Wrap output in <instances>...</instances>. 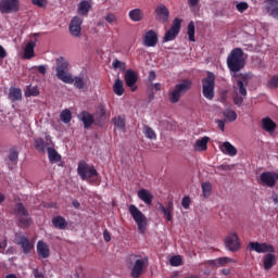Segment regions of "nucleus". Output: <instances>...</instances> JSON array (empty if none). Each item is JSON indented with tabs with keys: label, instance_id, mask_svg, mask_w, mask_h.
<instances>
[{
	"label": "nucleus",
	"instance_id": "c9c22d12",
	"mask_svg": "<svg viewBox=\"0 0 278 278\" xmlns=\"http://www.w3.org/2000/svg\"><path fill=\"white\" fill-rule=\"evenodd\" d=\"M36 48V41H29L24 49V58L31 60L34 58V49Z\"/></svg>",
	"mask_w": 278,
	"mask_h": 278
},
{
	"label": "nucleus",
	"instance_id": "ea45409f",
	"mask_svg": "<svg viewBox=\"0 0 278 278\" xmlns=\"http://www.w3.org/2000/svg\"><path fill=\"white\" fill-rule=\"evenodd\" d=\"M143 134L146 136V138H148L149 140H156L157 139V135L155 134V130H153V128H151L150 126H143Z\"/></svg>",
	"mask_w": 278,
	"mask_h": 278
},
{
	"label": "nucleus",
	"instance_id": "bb28decb",
	"mask_svg": "<svg viewBox=\"0 0 278 278\" xmlns=\"http://www.w3.org/2000/svg\"><path fill=\"white\" fill-rule=\"evenodd\" d=\"M137 195L140 201H143V203H146V205H151V203H153V194H151V192L147 189H140L137 192Z\"/></svg>",
	"mask_w": 278,
	"mask_h": 278
},
{
	"label": "nucleus",
	"instance_id": "473e14b6",
	"mask_svg": "<svg viewBox=\"0 0 278 278\" xmlns=\"http://www.w3.org/2000/svg\"><path fill=\"white\" fill-rule=\"evenodd\" d=\"M48 157H49L50 164H58V162L62 160V156L60 155V153H58L55 148H52V147L48 148Z\"/></svg>",
	"mask_w": 278,
	"mask_h": 278
},
{
	"label": "nucleus",
	"instance_id": "58836bf2",
	"mask_svg": "<svg viewBox=\"0 0 278 278\" xmlns=\"http://www.w3.org/2000/svg\"><path fill=\"white\" fill-rule=\"evenodd\" d=\"M60 118H61L62 123H65V125H68V123H71V121H73V113H71V110L65 109L61 112Z\"/></svg>",
	"mask_w": 278,
	"mask_h": 278
},
{
	"label": "nucleus",
	"instance_id": "5701e85b",
	"mask_svg": "<svg viewBox=\"0 0 278 278\" xmlns=\"http://www.w3.org/2000/svg\"><path fill=\"white\" fill-rule=\"evenodd\" d=\"M159 210L160 212H162L167 223H170V220H173V210H174L173 201H169L166 206H164V204L162 203H159Z\"/></svg>",
	"mask_w": 278,
	"mask_h": 278
},
{
	"label": "nucleus",
	"instance_id": "37998d69",
	"mask_svg": "<svg viewBox=\"0 0 278 278\" xmlns=\"http://www.w3.org/2000/svg\"><path fill=\"white\" fill-rule=\"evenodd\" d=\"M9 160H10V162H13V164H17V162H18V149L17 148H11L9 150Z\"/></svg>",
	"mask_w": 278,
	"mask_h": 278
},
{
	"label": "nucleus",
	"instance_id": "774afa93",
	"mask_svg": "<svg viewBox=\"0 0 278 278\" xmlns=\"http://www.w3.org/2000/svg\"><path fill=\"white\" fill-rule=\"evenodd\" d=\"M153 88H154V90L160 91V90H162V84L156 83L153 85Z\"/></svg>",
	"mask_w": 278,
	"mask_h": 278
},
{
	"label": "nucleus",
	"instance_id": "338daca9",
	"mask_svg": "<svg viewBox=\"0 0 278 278\" xmlns=\"http://www.w3.org/2000/svg\"><path fill=\"white\" fill-rule=\"evenodd\" d=\"M208 266H216L218 264V260H210L207 261Z\"/></svg>",
	"mask_w": 278,
	"mask_h": 278
},
{
	"label": "nucleus",
	"instance_id": "13d9d810",
	"mask_svg": "<svg viewBox=\"0 0 278 278\" xmlns=\"http://www.w3.org/2000/svg\"><path fill=\"white\" fill-rule=\"evenodd\" d=\"M35 278H45V275H42V271L38 270L37 268L33 270Z\"/></svg>",
	"mask_w": 278,
	"mask_h": 278
},
{
	"label": "nucleus",
	"instance_id": "a211bd4d",
	"mask_svg": "<svg viewBox=\"0 0 278 278\" xmlns=\"http://www.w3.org/2000/svg\"><path fill=\"white\" fill-rule=\"evenodd\" d=\"M16 244H18L23 253L29 254L31 251H34V243L29 241V239L23 235H15Z\"/></svg>",
	"mask_w": 278,
	"mask_h": 278
},
{
	"label": "nucleus",
	"instance_id": "de8ad7c7",
	"mask_svg": "<svg viewBox=\"0 0 278 278\" xmlns=\"http://www.w3.org/2000/svg\"><path fill=\"white\" fill-rule=\"evenodd\" d=\"M181 256L180 255H175L172 256L169 260L170 266H181Z\"/></svg>",
	"mask_w": 278,
	"mask_h": 278
},
{
	"label": "nucleus",
	"instance_id": "c756f323",
	"mask_svg": "<svg viewBox=\"0 0 278 278\" xmlns=\"http://www.w3.org/2000/svg\"><path fill=\"white\" fill-rule=\"evenodd\" d=\"M92 9V4L88 0H83L78 4V14L80 16H88V13Z\"/></svg>",
	"mask_w": 278,
	"mask_h": 278
},
{
	"label": "nucleus",
	"instance_id": "9b49d317",
	"mask_svg": "<svg viewBox=\"0 0 278 278\" xmlns=\"http://www.w3.org/2000/svg\"><path fill=\"white\" fill-rule=\"evenodd\" d=\"M181 30V20L179 17L174 18L170 28L165 33L163 38V42H170L175 40L177 36H179V31Z\"/></svg>",
	"mask_w": 278,
	"mask_h": 278
},
{
	"label": "nucleus",
	"instance_id": "6ab92c4d",
	"mask_svg": "<svg viewBox=\"0 0 278 278\" xmlns=\"http://www.w3.org/2000/svg\"><path fill=\"white\" fill-rule=\"evenodd\" d=\"M155 20L160 23H168V18L170 16V11L164 4H159L155 10Z\"/></svg>",
	"mask_w": 278,
	"mask_h": 278
},
{
	"label": "nucleus",
	"instance_id": "2f4dec72",
	"mask_svg": "<svg viewBox=\"0 0 278 278\" xmlns=\"http://www.w3.org/2000/svg\"><path fill=\"white\" fill-rule=\"evenodd\" d=\"M52 225L55 229H66V227H68V222L59 215L52 218Z\"/></svg>",
	"mask_w": 278,
	"mask_h": 278
},
{
	"label": "nucleus",
	"instance_id": "bf43d9fd",
	"mask_svg": "<svg viewBox=\"0 0 278 278\" xmlns=\"http://www.w3.org/2000/svg\"><path fill=\"white\" fill-rule=\"evenodd\" d=\"M103 238H104V241H105V242H110V240H112V237H111V235H110V231L104 230V231H103Z\"/></svg>",
	"mask_w": 278,
	"mask_h": 278
},
{
	"label": "nucleus",
	"instance_id": "69168bd1",
	"mask_svg": "<svg viewBox=\"0 0 278 278\" xmlns=\"http://www.w3.org/2000/svg\"><path fill=\"white\" fill-rule=\"evenodd\" d=\"M218 168L219 170H231V166L229 165H220Z\"/></svg>",
	"mask_w": 278,
	"mask_h": 278
},
{
	"label": "nucleus",
	"instance_id": "1a4fd4ad",
	"mask_svg": "<svg viewBox=\"0 0 278 278\" xmlns=\"http://www.w3.org/2000/svg\"><path fill=\"white\" fill-rule=\"evenodd\" d=\"M216 86V76L214 73L208 72L207 77L202 79V94L205 97V99H208V101H212L214 99V88Z\"/></svg>",
	"mask_w": 278,
	"mask_h": 278
},
{
	"label": "nucleus",
	"instance_id": "6e6552de",
	"mask_svg": "<svg viewBox=\"0 0 278 278\" xmlns=\"http://www.w3.org/2000/svg\"><path fill=\"white\" fill-rule=\"evenodd\" d=\"M128 211L130 216H132L139 233H146L147 232V216L142 214V211L138 208V206L130 204L128 206Z\"/></svg>",
	"mask_w": 278,
	"mask_h": 278
},
{
	"label": "nucleus",
	"instance_id": "9d476101",
	"mask_svg": "<svg viewBox=\"0 0 278 278\" xmlns=\"http://www.w3.org/2000/svg\"><path fill=\"white\" fill-rule=\"evenodd\" d=\"M78 118L84 124V129H90L91 125H94L96 127H103L101 119L94 118V115L88 111L80 112Z\"/></svg>",
	"mask_w": 278,
	"mask_h": 278
},
{
	"label": "nucleus",
	"instance_id": "cd10ccee",
	"mask_svg": "<svg viewBox=\"0 0 278 278\" xmlns=\"http://www.w3.org/2000/svg\"><path fill=\"white\" fill-rule=\"evenodd\" d=\"M276 263L277 257L275 256V254H273V252H269L264 256L263 266L265 270H270V268H273Z\"/></svg>",
	"mask_w": 278,
	"mask_h": 278
},
{
	"label": "nucleus",
	"instance_id": "79ce46f5",
	"mask_svg": "<svg viewBox=\"0 0 278 278\" xmlns=\"http://www.w3.org/2000/svg\"><path fill=\"white\" fill-rule=\"evenodd\" d=\"M224 117L226 121H228V123H233L238 119V114L233 110H227L224 112Z\"/></svg>",
	"mask_w": 278,
	"mask_h": 278
},
{
	"label": "nucleus",
	"instance_id": "e2e57ef3",
	"mask_svg": "<svg viewBox=\"0 0 278 278\" xmlns=\"http://www.w3.org/2000/svg\"><path fill=\"white\" fill-rule=\"evenodd\" d=\"M188 3L191 8H194L199 4V0H188Z\"/></svg>",
	"mask_w": 278,
	"mask_h": 278
},
{
	"label": "nucleus",
	"instance_id": "20e7f679",
	"mask_svg": "<svg viewBox=\"0 0 278 278\" xmlns=\"http://www.w3.org/2000/svg\"><path fill=\"white\" fill-rule=\"evenodd\" d=\"M13 214L16 218L17 225L22 229H29L31 227V215H29V211L25 207L23 202H18L15 204L13 208Z\"/></svg>",
	"mask_w": 278,
	"mask_h": 278
},
{
	"label": "nucleus",
	"instance_id": "8fccbe9b",
	"mask_svg": "<svg viewBox=\"0 0 278 278\" xmlns=\"http://www.w3.org/2000/svg\"><path fill=\"white\" fill-rule=\"evenodd\" d=\"M267 88H271V89L278 88V76H273L268 80Z\"/></svg>",
	"mask_w": 278,
	"mask_h": 278
},
{
	"label": "nucleus",
	"instance_id": "3c124183",
	"mask_svg": "<svg viewBox=\"0 0 278 278\" xmlns=\"http://www.w3.org/2000/svg\"><path fill=\"white\" fill-rule=\"evenodd\" d=\"M190 203H191L190 197L186 195L182 198L181 205H182L184 210H189Z\"/></svg>",
	"mask_w": 278,
	"mask_h": 278
},
{
	"label": "nucleus",
	"instance_id": "4468645a",
	"mask_svg": "<svg viewBox=\"0 0 278 278\" xmlns=\"http://www.w3.org/2000/svg\"><path fill=\"white\" fill-rule=\"evenodd\" d=\"M81 25H84V18L74 16L68 26L71 36L74 38H81Z\"/></svg>",
	"mask_w": 278,
	"mask_h": 278
},
{
	"label": "nucleus",
	"instance_id": "f704fd0d",
	"mask_svg": "<svg viewBox=\"0 0 278 278\" xmlns=\"http://www.w3.org/2000/svg\"><path fill=\"white\" fill-rule=\"evenodd\" d=\"M113 92L117 94V97H123V94H125V87L121 78L115 79V83L113 85Z\"/></svg>",
	"mask_w": 278,
	"mask_h": 278
},
{
	"label": "nucleus",
	"instance_id": "dca6fc26",
	"mask_svg": "<svg viewBox=\"0 0 278 278\" xmlns=\"http://www.w3.org/2000/svg\"><path fill=\"white\" fill-rule=\"evenodd\" d=\"M125 84L128 88H130L131 92H136L138 90V74L134 72V70H127L124 75Z\"/></svg>",
	"mask_w": 278,
	"mask_h": 278
},
{
	"label": "nucleus",
	"instance_id": "6e6d98bb",
	"mask_svg": "<svg viewBox=\"0 0 278 278\" xmlns=\"http://www.w3.org/2000/svg\"><path fill=\"white\" fill-rule=\"evenodd\" d=\"M4 58H8V52L3 48V46L0 45V62L4 60Z\"/></svg>",
	"mask_w": 278,
	"mask_h": 278
},
{
	"label": "nucleus",
	"instance_id": "7c9ffc66",
	"mask_svg": "<svg viewBox=\"0 0 278 278\" xmlns=\"http://www.w3.org/2000/svg\"><path fill=\"white\" fill-rule=\"evenodd\" d=\"M128 16L132 23H140L144 18V13L140 9H132L129 11Z\"/></svg>",
	"mask_w": 278,
	"mask_h": 278
},
{
	"label": "nucleus",
	"instance_id": "f3484780",
	"mask_svg": "<svg viewBox=\"0 0 278 278\" xmlns=\"http://www.w3.org/2000/svg\"><path fill=\"white\" fill-rule=\"evenodd\" d=\"M260 180L263 186L273 188L278 181V174L275 172H264L260 175Z\"/></svg>",
	"mask_w": 278,
	"mask_h": 278
},
{
	"label": "nucleus",
	"instance_id": "f257e3e1",
	"mask_svg": "<svg viewBox=\"0 0 278 278\" xmlns=\"http://www.w3.org/2000/svg\"><path fill=\"white\" fill-rule=\"evenodd\" d=\"M56 77L63 84H74L75 88L78 90H84L86 88V80L81 78L80 76H76L73 78L71 74L67 73L68 71V61L64 59L63 56H60L56 59Z\"/></svg>",
	"mask_w": 278,
	"mask_h": 278
},
{
	"label": "nucleus",
	"instance_id": "aec40b11",
	"mask_svg": "<svg viewBox=\"0 0 278 278\" xmlns=\"http://www.w3.org/2000/svg\"><path fill=\"white\" fill-rule=\"evenodd\" d=\"M249 247L255 253H275V248L268 243L250 242Z\"/></svg>",
	"mask_w": 278,
	"mask_h": 278
},
{
	"label": "nucleus",
	"instance_id": "864d4df0",
	"mask_svg": "<svg viewBox=\"0 0 278 278\" xmlns=\"http://www.w3.org/2000/svg\"><path fill=\"white\" fill-rule=\"evenodd\" d=\"M105 21H108L110 24L116 23V15H114V14H112V13H109V14L105 16Z\"/></svg>",
	"mask_w": 278,
	"mask_h": 278
},
{
	"label": "nucleus",
	"instance_id": "393cba45",
	"mask_svg": "<svg viewBox=\"0 0 278 278\" xmlns=\"http://www.w3.org/2000/svg\"><path fill=\"white\" fill-rule=\"evenodd\" d=\"M219 150L225 155H229L230 157H235V155H238V149L231 144L229 141H225L222 146H219Z\"/></svg>",
	"mask_w": 278,
	"mask_h": 278
},
{
	"label": "nucleus",
	"instance_id": "680f3d73",
	"mask_svg": "<svg viewBox=\"0 0 278 278\" xmlns=\"http://www.w3.org/2000/svg\"><path fill=\"white\" fill-rule=\"evenodd\" d=\"M72 205H73V207H75V210H79V207H81V204H80L79 201H77V200H74V201L72 202Z\"/></svg>",
	"mask_w": 278,
	"mask_h": 278
},
{
	"label": "nucleus",
	"instance_id": "052dcab7",
	"mask_svg": "<svg viewBox=\"0 0 278 278\" xmlns=\"http://www.w3.org/2000/svg\"><path fill=\"white\" fill-rule=\"evenodd\" d=\"M217 125L220 131H225V121L223 119H217Z\"/></svg>",
	"mask_w": 278,
	"mask_h": 278
},
{
	"label": "nucleus",
	"instance_id": "412c9836",
	"mask_svg": "<svg viewBox=\"0 0 278 278\" xmlns=\"http://www.w3.org/2000/svg\"><path fill=\"white\" fill-rule=\"evenodd\" d=\"M159 40L160 39L157 37V33H155L153 29H150L143 35V47H156Z\"/></svg>",
	"mask_w": 278,
	"mask_h": 278
},
{
	"label": "nucleus",
	"instance_id": "603ef678",
	"mask_svg": "<svg viewBox=\"0 0 278 278\" xmlns=\"http://www.w3.org/2000/svg\"><path fill=\"white\" fill-rule=\"evenodd\" d=\"M229 262H233V260L227 256L217 258V264H219V266H226Z\"/></svg>",
	"mask_w": 278,
	"mask_h": 278
},
{
	"label": "nucleus",
	"instance_id": "4d7b16f0",
	"mask_svg": "<svg viewBox=\"0 0 278 278\" xmlns=\"http://www.w3.org/2000/svg\"><path fill=\"white\" fill-rule=\"evenodd\" d=\"M38 73H40V75H47V66L46 65H39L37 67Z\"/></svg>",
	"mask_w": 278,
	"mask_h": 278
},
{
	"label": "nucleus",
	"instance_id": "a19ab883",
	"mask_svg": "<svg viewBox=\"0 0 278 278\" xmlns=\"http://www.w3.org/2000/svg\"><path fill=\"white\" fill-rule=\"evenodd\" d=\"M187 34H188L190 42H195L197 41V39L194 38V34H195L194 22H190L188 24Z\"/></svg>",
	"mask_w": 278,
	"mask_h": 278
},
{
	"label": "nucleus",
	"instance_id": "c03bdc74",
	"mask_svg": "<svg viewBox=\"0 0 278 278\" xmlns=\"http://www.w3.org/2000/svg\"><path fill=\"white\" fill-rule=\"evenodd\" d=\"M202 191H203V197L207 199L212 194V184L210 182H203L202 184Z\"/></svg>",
	"mask_w": 278,
	"mask_h": 278
},
{
	"label": "nucleus",
	"instance_id": "a18cd8bd",
	"mask_svg": "<svg viewBox=\"0 0 278 278\" xmlns=\"http://www.w3.org/2000/svg\"><path fill=\"white\" fill-rule=\"evenodd\" d=\"M38 94H40V90H38V87H28L25 91V97H38Z\"/></svg>",
	"mask_w": 278,
	"mask_h": 278
},
{
	"label": "nucleus",
	"instance_id": "0e129e2a",
	"mask_svg": "<svg viewBox=\"0 0 278 278\" xmlns=\"http://www.w3.org/2000/svg\"><path fill=\"white\" fill-rule=\"evenodd\" d=\"M154 79H155V72L151 71L149 73V81H154Z\"/></svg>",
	"mask_w": 278,
	"mask_h": 278
},
{
	"label": "nucleus",
	"instance_id": "7ed1b4c3",
	"mask_svg": "<svg viewBox=\"0 0 278 278\" xmlns=\"http://www.w3.org/2000/svg\"><path fill=\"white\" fill-rule=\"evenodd\" d=\"M247 86H249V77L247 75H242L237 79V83L233 86L232 101L235 105H238V108H241L244 103V99H247Z\"/></svg>",
	"mask_w": 278,
	"mask_h": 278
},
{
	"label": "nucleus",
	"instance_id": "f03ea898",
	"mask_svg": "<svg viewBox=\"0 0 278 278\" xmlns=\"http://www.w3.org/2000/svg\"><path fill=\"white\" fill-rule=\"evenodd\" d=\"M226 62L231 73H240L247 65V60L244 59V50L241 48L232 49L228 54Z\"/></svg>",
	"mask_w": 278,
	"mask_h": 278
},
{
	"label": "nucleus",
	"instance_id": "f8f14e48",
	"mask_svg": "<svg viewBox=\"0 0 278 278\" xmlns=\"http://www.w3.org/2000/svg\"><path fill=\"white\" fill-rule=\"evenodd\" d=\"M21 10V2L18 0H0L1 14H12Z\"/></svg>",
	"mask_w": 278,
	"mask_h": 278
},
{
	"label": "nucleus",
	"instance_id": "e433bc0d",
	"mask_svg": "<svg viewBox=\"0 0 278 278\" xmlns=\"http://www.w3.org/2000/svg\"><path fill=\"white\" fill-rule=\"evenodd\" d=\"M112 125H114L115 129H121L122 131H125V117L123 116H117V117H113L111 119Z\"/></svg>",
	"mask_w": 278,
	"mask_h": 278
},
{
	"label": "nucleus",
	"instance_id": "4c0bfd02",
	"mask_svg": "<svg viewBox=\"0 0 278 278\" xmlns=\"http://www.w3.org/2000/svg\"><path fill=\"white\" fill-rule=\"evenodd\" d=\"M207 142H210V138L203 137L202 139L197 140L194 149L197 151H207Z\"/></svg>",
	"mask_w": 278,
	"mask_h": 278
},
{
	"label": "nucleus",
	"instance_id": "0eeeda50",
	"mask_svg": "<svg viewBox=\"0 0 278 278\" xmlns=\"http://www.w3.org/2000/svg\"><path fill=\"white\" fill-rule=\"evenodd\" d=\"M192 88V80L185 79L177 84L173 90L169 91L168 99L170 103H179L181 96L186 94Z\"/></svg>",
	"mask_w": 278,
	"mask_h": 278
},
{
	"label": "nucleus",
	"instance_id": "b1692460",
	"mask_svg": "<svg viewBox=\"0 0 278 278\" xmlns=\"http://www.w3.org/2000/svg\"><path fill=\"white\" fill-rule=\"evenodd\" d=\"M37 255H39V257H42V260H47V257H50L51 250L49 249V244H47L45 241H38Z\"/></svg>",
	"mask_w": 278,
	"mask_h": 278
},
{
	"label": "nucleus",
	"instance_id": "a878e982",
	"mask_svg": "<svg viewBox=\"0 0 278 278\" xmlns=\"http://www.w3.org/2000/svg\"><path fill=\"white\" fill-rule=\"evenodd\" d=\"M262 128L268 134H275V130L277 129V123H275L270 117H264L262 119Z\"/></svg>",
	"mask_w": 278,
	"mask_h": 278
},
{
	"label": "nucleus",
	"instance_id": "72a5a7b5",
	"mask_svg": "<svg viewBox=\"0 0 278 278\" xmlns=\"http://www.w3.org/2000/svg\"><path fill=\"white\" fill-rule=\"evenodd\" d=\"M9 99L12 103H16V101H21L23 99V91L20 88H11L9 92Z\"/></svg>",
	"mask_w": 278,
	"mask_h": 278
},
{
	"label": "nucleus",
	"instance_id": "5fc2aeb1",
	"mask_svg": "<svg viewBox=\"0 0 278 278\" xmlns=\"http://www.w3.org/2000/svg\"><path fill=\"white\" fill-rule=\"evenodd\" d=\"M33 5H37V8H45L46 0H31Z\"/></svg>",
	"mask_w": 278,
	"mask_h": 278
},
{
	"label": "nucleus",
	"instance_id": "ddd939ff",
	"mask_svg": "<svg viewBox=\"0 0 278 278\" xmlns=\"http://www.w3.org/2000/svg\"><path fill=\"white\" fill-rule=\"evenodd\" d=\"M51 147H53V140L49 135H46L45 139H42V137L34 138V148L39 153H45V151H47L48 148Z\"/></svg>",
	"mask_w": 278,
	"mask_h": 278
},
{
	"label": "nucleus",
	"instance_id": "4be33fe9",
	"mask_svg": "<svg viewBox=\"0 0 278 278\" xmlns=\"http://www.w3.org/2000/svg\"><path fill=\"white\" fill-rule=\"evenodd\" d=\"M265 10L269 16L278 21V0H265Z\"/></svg>",
	"mask_w": 278,
	"mask_h": 278
},
{
	"label": "nucleus",
	"instance_id": "423d86ee",
	"mask_svg": "<svg viewBox=\"0 0 278 278\" xmlns=\"http://www.w3.org/2000/svg\"><path fill=\"white\" fill-rule=\"evenodd\" d=\"M130 260H134L132 267L130 268L131 278L142 277V273L149 267V257H142L140 255H131Z\"/></svg>",
	"mask_w": 278,
	"mask_h": 278
},
{
	"label": "nucleus",
	"instance_id": "2eb2a0df",
	"mask_svg": "<svg viewBox=\"0 0 278 278\" xmlns=\"http://www.w3.org/2000/svg\"><path fill=\"white\" fill-rule=\"evenodd\" d=\"M225 245L228 251L236 253V251H240V238L237 232H230L225 239Z\"/></svg>",
	"mask_w": 278,
	"mask_h": 278
},
{
	"label": "nucleus",
	"instance_id": "09e8293b",
	"mask_svg": "<svg viewBox=\"0 0 278 278\" xmlns=\"http://www.w3.org/2000/svg\"><path fill=\"white\" fill-rule=\"evenodd\" d=\"M236 9L238 10V12H240V14L247 12V10H249V3L247 2H239L236 4Z\"/></svg>",
	"mask_w": 278,
	"mask_h": 278
},
{
	"label": "nucleus",
	"instance_id": "c85d7f7f",
	"mask_svg": "<svg viewBox=\"0 0 278 278\" xmlns=\"http://www.w3.org/2000/svg\"><path fill=\"white\" fill-rule=\"evenodd\" d=\"M94 114L97 116L96 121H100V123H102V124H103V119L106 116H110V113H108V110L105 109V104H103V103L98 104Z\"/></svg>",
	"mask_w": 278,
	"mask_h": 278
},
{
	"label": "nucleus",
	"instance_id": "49530a36",
	"mask_svg": "<svg viewBox=\"0 0 278 278\" xmlns=\"http://www.w3.org/2000/svg\"><path fill=\"white\" fill-rule=\"evenodd\" d=\"M113 68H118L119 71H125L127 68V64L123 61H118L115 59L112 63Z\"/></svg>",
	"mask_w": 278,
	"mask_h": 278
},
{
	"label": "nucleus",
	"instance_id": "39448f33",
	"mask_svg": "<svg viewBox=\"0 0 278 278\" xmlns=\"http://www.w3.org/2000/svg\"><path fill=\"white\" fill-rule=\"evenodd\" d=\"M77 173L83 181H89L90 184H96L97 177H99V172H97L94 165H88L86 161L78 163Z\"/></svg>",
	"mask_w": 278,
	"mask_h": 278
}]
</instances>
